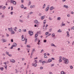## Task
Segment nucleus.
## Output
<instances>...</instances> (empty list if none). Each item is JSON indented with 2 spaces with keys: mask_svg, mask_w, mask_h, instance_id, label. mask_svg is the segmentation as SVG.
I'll return each instance as SVG.
<instances>
[{
  "mask_svg": "<svg viewBox=\"0 0 74 74\" xmlns=\"http://www.w3.org/2000/svg\"><path fill=\"white\" fill-rule=\"evenodd\" d=\"M34 51H36V50L35 49H33L32 50V52H34Z\"/></svg>",
  "mask_w": 74,
  "mask_h": 74,
  "instance_id": "27",
  "label": "nucleus"
},
{
  "mask_svg": "<svg viewBox=\"0 0 74 74\" xmlns=\"http://www.w3.org/2000/svg\"><path fill=\"white\" fill-rule=\"evenodd\" d=\"M17 45L16 43H14L13 44V45H12L14 47H16Z\"/></svg>",
  "mask_w": 74,
  "mask_h": 74,
  "instance_id": "9",
  "label": "nucleus"
},
{
  "mask_svg": "<svg viewBox=\"0 0 74 74\" xmlns=\"http://www.w3.org/2000/svg\"><path fill=\"white\" fill-rule=\"evenodd\" d=\"M58 33H61L62 32V31L59 29L58 30Z\"/></svg>",
  "mask_w": 74,
  "mask_h": 74,
  "instance_id": "22",
  "label": "nucleus"
},
{
  "mask_svg": "<svg viewBox=\"0 0 74 74\" xmlns=\"http://www.w3.org/2000/svg\"><path fill=\"white\" fill-rule=\"evenodd\" d=\"M28 34L30 35V36H32V35L33 34V32L31 31H29L28 32Z\"/></svg>",
  "mask_w": 74,
  "mask_h": 74,
  "instance_id": "2",
  "label": "nucleus"
},
{
  "mask_svg": "<svg viewBox=\"0 0 74 74\" xmlns=\"http://www.w3.org/2000/svg\"><path fill=\"white\" fill-rule=\"evenodd\" d=\"M11 3H13V4H14V5H15V4H16V2L14 1V0H11Z\"/></svg>",
  "mask_w": 74,
  "mask_h": 74,
  "instance_id": "3",
  "label": "nucleus"
},
{
  "mask_svg": "<svg viewBox=\"0 0 74 74\" xmlns=\"http://www.w3.org/2000/svg\"><path fill=\"white\" fill-rule=\"evenodd\" d=\"M43 23H44V24H45V23H46V20H44V21Z\"/></svg>",
  "mask_w": 74,
  "mask_h": 74,
  "instance_id": "41",
  "label": "nucleus"
},
{
  "mask_svg": "<svg viewBox=\"0 0 74 74\" xmlns=\"http://www.w3.org/2000/svg\"><path fill=\"white\" fill-rule=\"evenodd\" d=\"M61 74H64L65 73L64 71H62L61 72Z\"/></svg>",
  "mask_w": 74,
  "mask_h": 74,
  "instance_id": "26",
  "label": "nucleus"
},
{
  "mask_svg": "<svg viewBox=\"0 0 74 74\" xmlns=\"http://www.w3.org/2000/svg\"><path fill=\"white\" fill-rule=\"evenodd\" d=\"M63 60H64V61H65V58H62Z\"/></svg>",
  "mask_w": 74,
  "mask_h": 74,
  "instance_id": "44",
  "label": "nucleus"
},
{
  "mask_svg": "<svg viewBox=\"0 0 74 74\" xmlns=\"http://www.w3.org/2000/svg\"><path fill=\"white\" fill-rule=\"evenodd\" d=\"M34 23H36L37 25H40V23L37 21V20H35L34 21Z\"/></svg>",
  "mask_w": 74,
  "mask_h": 74,
  "instance_id": "1",
  "label": "nucleus"
},
{
  "mask_svg": "<svg viewBox=\"0 0 74 74\" xmlns=\"http://www.w3.org/2000/svg\"><path fill=\"white\" fill-rule=\"evenodd\" d=\"M10 62H12V63H15V60L14 59L11 60Z\"/></svg>",
  "mask_w": 74,
  "mask_h": 74,
  "instance_id": "7",
  "label": "nucleus"
},
{
  "mask_svg": "<svg viewBox=\"0 0 74 74\" xmlns=\"http://www.w3.org/2000/svg\"><path fill=\"white\" fill-rule=\"evenodd\" d=\"M23 32H26V29H25L24 30H23Z\"/></svg>",
  "mask_w": 74,
  "mask_h": 74,
  "instance_id": "33",
  "label": "nucleus"
},
{
  "mask_svg": "<svg viewBox=\"0 0 74 74\" xmlns=\"http://www.w3.org/2000/svg\"><path fill=\"white\" fill-rule=\"evenodd\" d=\"M41 17V19L42 20H43V19H44L45 18V16H42Z\"/></svg>",
  "mask_w": 74,
  "mask_h": 74,
  "instance_id": "15",
  "label": "nucleus"
},
{
  "mask_svg": "<svg viewBox=\"0 0 74 74\" xmlns=\"http://www.w3.org/2000/svg\"><path fill=\"white\" fill-rule=\"evenodd\" d=\"M37 33H39V34H41V33L40 32H38Z\"/></svg>",
  "mask_w": 74,
  "mask_h": 74,
  "instance_id": "45",
  "label": "nucleus"
},
{
  "mask_svg": "<svg viewBox=\"0 0 74 74\" xmlns=\"http://www.w3.org/2000/svg\"><path fill=\"white\" fill-rule=\"evenodd\" d=\"M34 7H35V5H31V6H30V8H34Z\"/></svg>",
  "mask_w": 74,
  "mask_h": 74,
  "instance_id": "13",
  "label": "nucleus"
},
{
  "mask_svg": "<svg viewBox=\"0 0 74 74\" xmlns=\"http://www.w3.org/2000/svg\"><path fill=\"white\" fill-rule=\"evenodd\" d=\"M62 26H64V25H65V24H63V23H62Z\"/></svg>",
  "mask_w": 74,
  "mask_h": 74,
  "instance_id": "49",
  "label": "nucleus"
},
{
  "mask_svg": "<svg viewBox=\"0 0 74 74\" xmlns=\"http://www.w3.org/2000/svg\"><path fill=\"white\" fill-rule=\"evenodd\" d=\"M19 21L20 22H21V23H22V22H23V20L20 19L19 20Z\"/></svg>",
  "mask_w": 74,
  "mask_h": 74,
  "instance_id": "24",
  "label": "nucleus"
},
{
  "mask_svg": "<svg viewBox=\"0 0 74 74\" xmlns=\"http://www.w3.org/2000/svg\"><path fill=\"white\" fill-rule=\"evenodd\" d=\"M52 37H55V34L54 33L52 35Z\"/></svg>",
  "mask_w": 74,
  "mask_h": 74,
  "instance_id": "17",
  "label": "nucleus"
},
{
  "mask_svg": "<svg viewBox=\"0 0 74 74\" xmlns=\"http://www.w3.org/2000/svg\"><path fill=\"white\" fill-rule=\"evenodd\" d=\"M21 38L22 41H25V39L24 38V37H23V35H22L21 36Z\"/></svg>",
  "mask_w": 74,
  "mask_h": 74,
  "instance_id": "8",
  "label": "nucleus"
},
{
  "mask_svg": "<svg viewBox=\"0 0 74 74\" xmlns=\"http://www.w3.org/2000/svg\"><path fill=\"white\" fill-rule=\"evenodd\" d=\"M44 42H47V40H45L44 41Z\"/></svg>",
  "mask_w": 74,
  "mask_h": 74,
  "instance_id": "50",
  "label": "nucleus"
},
{
  "mask_svg": "<svg viewBox=\"0 0 74 74\" xmlns=\"http://www.w3.org/2000/svg\"><path fill=\"white\" fill-rule=\"evenodd\" d=\"M49 20H50V21L52 19V18H51V17H49Z\"/></svg>",
  "mask_w": 74,
  "mask_h": 74,
  "instance_id": "59",
  "label": "nucleus"
},
{
  "mask_svg": "<svg viewBox=\"0 0 74 74\" xmlns=\"http://www.w3.org/2000/svg\"><path fill=\"white\" fill-rule=\"evenodd\" d=\"M70 68L71 69H72L73 68V67L72 66H70Z\"/></svg>",
  "mask_w": 74,
  "mask_h": 74,
  "instance_id": "42",
  "label": "nucleus"
},
{
  "mask_svg": "<svg viewBox=\"0 0 74 74\" xmlns=\"http://www.w3.org/2000/svg\"><path fill=\"white\" fill-rule=\"evenodd\" d=\"M59 61L61 62H62V59H60V60H59Z\"/></svg>",
  "mask_w": 74,
  "mask_h": 74,
  "instance_id": "40",
  "label": "nucleus"
},
{
  "mask_svg": "<svg viewBox=\"0 0 74 74\" xmlns=\"http://www.w3.org/2000/svg\"><path fill=\"white\" fill-rule=\"evenodd\" d=\"M19 32H21V29H19Z\"/></svg>",
  "mask_w": 74,
  "mask_h": 74,
  "instance_id": "61",
  "label": "nucleus"
},
{
  "mask_svg": "<svg viewBox=\"0 0 74 74\" xmlns=\"http://www.w3.org/2000/svg\"><path fill=\"white\" fill-rule=\"evenodd\" d=\"M49 34V32H47L45 33L46 35H48Z\"/></svg>",
  "mask_w": 74,
  "mask_h": 74,
  "instance_id": "31",
  "label": "nucleus"
},
{
  "mask_svg": "<svg viewBox=\"0 0 74 74\" xmlns=\"http://www.w3.org/2000/svg\"><path fill=\"white\" fill-rule=\"evenodd\" d=\"M3 6V5L0 6V9H1L2 8V7Z\"/></svg>",
  "mask_w": 74,
  "mask_h": 74,
  "instance_id": "46",
  "label": "nucleus"
},
{
  "mask_svg": "<svg viewBox=\"0 0 74 74\" xmlns=\"http://www.w3.org/2000/svg\"><path fill=\"white\" fill-rule=\"evenodd\" d=\"M6 53L7 55H9V53H8V52H6Z\"/></svg>",
  "mask_w": 74,
  "mask_h": 74,
  "instance_id": "43",
  "label": "nucleus"
},
{
  "mask_svg": "<svg viewBox=\"0 0 74 74\" xmlns=\"http://www.w3.org/2000/svg\"><path fill=\"white\" fill-rule=\"evenodd\" d=\"M32 65L33 66H34V67H36V66H37V64H34V63H32Z\"/></svg>",
  "mask_w": 74,
  "mask_h": 74,
  "instance_id": "6",
  "label": "nucleus"
},
{
  "mask_svg": "<svg viewBox=\"0 0 74 74\" xmlns=\"http://www.w3.org/2000/svg\"><path fill=\"white\" fill-rule=\"evenodd\" d=\"M38 41V43H39V42H40V40H39V39H38V38H36L35 39V41ZM39 40V41H38Z\"/></svg>",
  "mask_w": 74,
  "mask_h": 74,
  "instance_id": "12",
  "label": "nucleus"
},
{
  "mask_svg": "<svg viewBox=\"0 0 74 74\" xmlns=\"http://www.w3.org/2000/svg\"><path fill=\"white\" fill-rule=\"evenodd\" d=\"M57 20L58 21H60V17H58L57 18Z\"/></svg>",
  "mask_w": 74,
  "mask_h": 74,
  "instance_id": "23",
  "label": "nucleus"
},
{
  "mask_svg": "<svg viewBox=\"0 0 74 74\" xmlns=\"http://www.w3.org/2000/svg\"><path fill=\"white\" fill-rule=\"evenodd\" d=\"M27 51H30V49H27Z\"/></svg>",
  "mask_w": 74,
  "mask_h": 74,
  "instance_id": "60",
  "label": "nucleus"
},
{
  "mask_svg": "<svg viewBox=\"0 0 74 74\" xmlns=\"http://www.w3.org/2000/svg\"><path fill=\"white\" fill-rule=\"evenodd\" d=\"M65 64H68L69 63V60L68 59H65Z\"/></svg>",
  "mask_w": 74,
  "mask_h": 74,
  "instance_id": "4",
  "label": "nucleus"
},
{
  "mask_svg": "<svg viewBox=\"0 0 74 74\" xmlns=\"http://www.w3.org/2000/svg\"><path fill=\"white\" fill-rule=\"evenodd\" d=\"M22 61H23V60H25V58H23L22 59Z\"/></svg>",
  "mask_w": 74,
  "mask_h": 74,
  "instance_id": "54",
  "label": "nucleus"
},
{
  "mask_svg": "<svg viewBox=\"0 0 74 74\" xmlns=\"http://www.w3.org/2000/svg\"><path fill=\"white\" fill-rule=\"evenodd\" d=\"M0 69L2 71H3V67H1L0 68Z\"/></svg>",
  "mask_w": 74,
  "mask_h": 74,
  "instance_id": "38",
  "label": "nucleus"
},
{
  "mask_svg": "<svg viewBox=\"0 0 74 74\" xmlns=\"http://www.w3.org/2000/svg\"><path fill=\"white\" fill-rule=\"evenodd\" d=\"M21 7L22 8H24V6H23V5H21Z\"/></svg>",
  "mask_w": 74,
  "mask_h": 74,
  "instance_id": "28",
  "label": "nucleus"
},
{
  "mask_svg": "<svg viewBox=\"0 0 74 74\" xmlns=\"http://www.w3.org/2000/svg\"><path fill=\"white\" fill-rule=\"evenodd\" d=\"M34 62H35V63H37V60H35L34 61Z\"/></svg>",
  "mask_w": 74,
  "mask_h": 74,
  "instance_id": "47",
  "label": "nucleus"
},
{
  "mask_svg": "<svg viewBox=\"0 0 74 74\" xmlns=\"http://www.w3.org/2000/svg\"><path fill=\"white\" fill-rule=\"evenodd\" d=\"M66 33L67 34V36H68V37H69L70 35H69V32L67 31L66 32Z\"/></svg>",
  "mask_w": 74,
  "mask_h": 74,
  "instance_id": "14",
  "label": "nucleus"
},
{
  "mask_svg": "<svg viewBox=\"0 0 74 74\" xmlns=\"http://www.w3.org/2000/svg\"><path fill=\"white\" fill-rule=\"evenodd\" d=\"M42 63H46V61H43L42 62Z\"/></svg>",
  "mask_w": 74,
  "mask_h": 74,
  "instance_id": "36",
  "label": "nucleus"
},
{
  "mask_svg": "<svg viewBox=\"0 0 74 74\" xmlns=\"http://www.w3.org/2000/svg\"><path fill=\"white\" fill-rule=\"evenodd\" d=\"M40 69H41V70H42V69H43V67H41L40 68Z\"/></svg>",
  "mask_w": 74,
  "mask_h": 74,
  "instance_id": "52",
  "label": "nucleus"
},
{
  "mask_svg": "<svg viewBox=\"0 0 74 74\" xmlns=\"http://www.w3.org/2000/svg\"><path fill=\"white\" fill-rule=\"evenodd\" d=\"M8 29L9 32H11L12 30V27H11L10 28H8Z\"/></svg>",
  "mask_w": 74,
  "mask_h": 74,
  "instance_id": "10",
  "label": "nucleus"
},
{
  "mask_svg": "<svg viewBox=\"0 0 74 74\" xmlns=\"http://www.w3.org/2000/svg\"><path fill=\"white\" fill-rule=\"evenodd\" d=\"M27 48H30V45H27Z\"/></svg>",
  "mask_w": 74,
  "mask_h": 74,
  "instance_id": "34",
  "label": "nucleus"
},
{
  "mask_svg": "<svg viewBox=\"0 0 74 74\" xmlns=\"http://www.w3.org/2000/svg\"><path fill=\"white\" fill-rule=\"evenodd\" d=\"M45 4H44V5H43V8H45Z\"/></svg>",
  "mask_w": 74,
  "mask_h": 74,
  "instance_id": "35",
  "label": "nucleus"
},
{
  "mask_svg": "<svg viewBox=\"0 0 74 74\" xmlns=\"http://www.w3.org/2000/svg\"><path fill=\"white\" fill-rule=\"evenodd\" d=\"M53 9H55V8H54L53 6H51L50 8V10H53Z\"/></svg>",
  "mask_w": 74,
  "mask_h": 74,
  "instance_id": "11",
  "label": "nucleus"
},
{
  "mask_svg": "<svg viewBox=\"0 0 74 74\" xmlns=\"http://www.w3.org/2000/svg\"><path fill=\"white\" fill-rule=\"evenodd\" d=\"M59 59H62V56H60L59 57Z\"/></svg>",
  "mask_w": 74,
  "mask_h": 74,
  "instance_id": "37",
  "label": "nucleus"
},
{
  "mask_svg": "<svg viewBox=\"0 0 74 74\" xmlns=\"http://www.w3.org/2000/svg\"><path fill=\"white\" fill-rule=\"evenodd\" d=\"M51 67H52V66H54V64H52L51 65Z\"/></svg>",
  "mask_w": 74,
  "mask_h": 74,
  "instance_id": "64",
  "label": "nucleus"
},
{
  "mask_svg": "<svg viewBox=\"0 0 74 74\" xmlns=\"http://www.w3.org/2000/svg\"><path fill=\"white\" fill-rule=\"evenodd\" d=\"M39 16H41V13H39Z\"/></svg>",
  "mask_w": 74,
  "mask_h": 74,
  "instance_id": "63",
  "label": "nucleus"
},
{
  "mask_svg": "<svg viewBox=\"0 0 74 74\" xmlns=\"http://www.w3.org/2000/svg\"><path fill=\"white\" fill-rule=\"evenodd\" d=\"M65 8H66L67 9H68L69 8V7H68V6L67 5H65Z\"/></svg>",
  "mask_w": 74,
  "mask_h": 74,
  "instance_id": "29",
  "label": "nucleus"
},
{
  "mask_svg": "<svg viewBox=\"0 0 74 74\" xmlns=\"http://www.w3.org/2000/svg\"><path fill=\"white\" fill-rule=\"evenodd\" d=\"M13 45L10 47V49H12L13 48Z\"/></svg>",
  "mask_w": 74,
  "mask_h": 74,
  "instance_id": "51",
  "label": "nucleus"
},
{
  "mask_svg": "<svg viewBox=\"0 0 74 74\" xmlns=\"http://www.w3.org/2000/svg\"><path fill=\"white\" fill-rule=\"evenodd\" d=\"M43 51H44V50H41V53H42V52H43Z\"/></svg>",
  "mask_w": 74,
  "mask_h": 74,
  "instance_id": "53",
  "label": "nucleus"
},
{
  "mask_svg": "<svg viewBox=\"0 0 74 74\" xmlns=\"http://www.w3.org/2000/svg\"><path fill=\"white\" fill-rule=\"evenodd\" d=\"M45 58H47V56H46V55H45V56H44Z\"/></svg>",
  "mask_w": 74,
  "mask_h": 74,
  "instance_id": "39",
  "label": "nucleus"
},
{
  "mask_svg": "<svg viewBox=\"0 0 74 74\" xmlns=\"http://www.w3.org/2000/svg\"><path fill=\"white\" fill-rule=\"evenodd\" d=\"M11 10H13V8L12 7H11Z\"/></svg>",
  "mask_w": 74,
  "mask_h": 74,
  "instance_id": "55",
  "label": "nucleus"
},
{
  "mask_svg": "<svg viewBox=\"0 0 74 74\" xmlns=\"http://www.w3.org/2000/svg\"><path fill=\"white\" fill-rule=\"evenodd\" d=\"M11 32V33L12 34H15V32H14V31L13 30H12Z\"/></svg>",
  "mask_w": 74,
  "mask_h": 74,
  "instance_id": "18",
  "label": "nucleus"
},
{
  "mask_svg": "<svg viewBox=\"0 0 74 74\" xmlns=\"http://www.w3.org/2000/svg\"><path fill=\"white\" fill-rule=\"evenodd\" d=\"M21 1L22 3H23V0H21Z\"/></svg>",
  "mask_w": 74,
  "mask_h": 74,
  "instance_id": "62",
  "label": "nucleus"
},
{
  "mask_svg": "<svg viewBox=\"0 0 74 74\" xmlns=\"http://www.w3.org/2000/svg\"><path fill=\"white\" fill-rule=\"evenodd\" d=\"M67 16L68 17H70V14H69L67 15Z\"/></svg>",
  "mask_w": 74,
  "mask_h": 74,
  "instance_id": "48",
  "label": "nucleus"
},
{
  "mask_svg": "<svg viewBox=\"0 0 74 74\" xmlns=\"http://www.w3.org/2000/svg\"><path fill=\"white\" fill-rule=\"evenodd\" d=\"M6 8V7L5 6H3V7H2V8L3 10H5V8Z\"/></svg>",
  "mask_w": 74,
  "mask_h": 74,
  "instance_id": "20",
  "label": "nucleus"
},
{
  "mask_svg": "<svg viewBox=\"0 0 74 74\" xmlns=\"http://www.w3.org/2000/svg\"><path fill=\"white\" fill-rule=\"evenodd\" d=\"M71 29H74V27H72L71 28Z\"/></svg>",
  "mask_w": 74,
  "mask_h": 74,
  "instance_id": "56",
  "label": "nucleus"
},
{
  "mask_svg": "<svg viewBox=\"0 0 74 74\" xmlns=\"http://www.w3.org/2000/svg\"><path fill=\"white\" fill-rule=\"evenodd\" d=\"M48 10H49V7L47 8L46 9V11H48Z\"/></svg>",
  "mask_w": 74,
  "mask_h": 74,
  "instance_id": "25",
  "label": "nucleus"
},
{
  "mask_svg": "<svg viewBox=\"0 0 74 74\" xmlns=\"http://www.w3.org/2000/svg\"><path fill=\"white\" fill-rule=\"evenodd\" d=\"M10 14H11V15H12V14H13V12H11Z\"/></svg>",
  "mask_w": 74,
  "mask_h": 74,
  "instance_id": "58",
  "label": "nucleus"
},
{
  "mask_svg": "<svg viewBox=\"0 0 74 74\" xmlns=\"http://www.w3.org/2000/svg\"><path fill=\"white\" fill-rule=\"evenodd\" d=\"M51 46H52L53 47H56V46L54 45V44L53 43H51Z\"/></svg>",
  "mask_w": 74,
  "mask_h": 74,
  "instance_id": "16",
  "label": "nucleus"
},
{
  "mask_svg": "<svg viewBox=\"0 0 74 74\" xmlns=\"http://www.w3.org/2000/svg\"><path fill=\"white\" fill-rule=\"evenodd\" d=\"M52 60L51 59H49L48 60V62H49V63L50 62H52Z\"/></svg>",
  "mask_w": 74,
  "mask_h": 74,
  "instance_id": "19",
  "label": "nucleus"
},
{
  "mask_svg": "<svg viewBox=\"0 0 74 74\" xmlns=\"http://www.w3.org/2000/svg\"><path fill=\"white\" fill-rule=\"evenodd\" d=\"M4 66L5 69L6 70H7V65Z\"/></svg>",
  "mask_w": 74,
  "mask_h": 74,
  "instance_id": "32",
  "label": "nucleus"
},
{
  "mask_svg": "<svg viewBox=\"0 0 74 74\" xmlns=\"http://www.w3.org/2000/svg\"><path fill=\"white\" fill-rule=\"evenodd\" d=\"M31 3H32V2H31V1H29V5H30V4H31Z\"/></svg>",
  "mask_w": 74,
  "mask_h": 74,
  "instance_id": "57",
  "label": "nucleus"
},
{
  "mask_svg": "<svg viewBox=\"0 0 74 74\" xmlns=\"http://www.w3.org/2000/svg\"><path fill=\"white\" fill-rule=\"evenodd\" d=\"M3 42H7V40L4 39H2L1 40Z\"/></svg>",
  "mask_w": 74,
  "mask_h": 74,
  "instance_id": "5",
  "label": "nucleus"
},
{
  "mask_svg": "<svg viewBox=\"0 0 74 74\" xmlns=\"http://www.w3.org/2000/svg\"><path fill=\"white\" fill-rule=\"evenodd\" d=\"M38 36V34H35V38L37 37Z\"/></svg>",
  "mask_w": 74,
  "mask_h": 74,
  "instance_id": "21",
  "label": "nucleus"
},
{
  "mask_svg": "<svg viewBox=\"0 0 74 74\" xmlns=\"http://www.w3.org/2000/svg\"><path fill=\"white\" fill-rule=\"evenodd\" d=\"M27 39H25V44H26V42H27Z\"/></svg>",
  "mask_w": 74,
  "mask_h": 74,
  "instance_id": "30",
  "label": "nucleus"
}]
</instances>
